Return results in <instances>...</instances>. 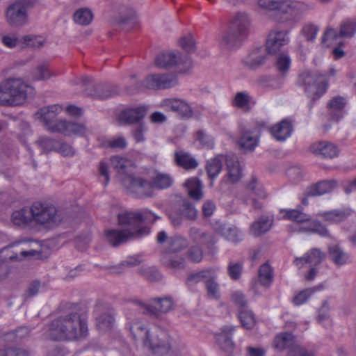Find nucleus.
Segmentation results:
<instances>
[{
	"instance_id": "c85d7f7f",
	"label": "nucleus",
	"mask_w": 356,
	"mask_h": 356,
	"mask_svg": "<svg viewBox=\"0 0 356 356\" xmlns=\"http://www.w3.org/2000/svg\"><path fill=\"white\" fill-rule=\"evenodd\" d=\"M345 100L341 97H334L327 104L330 118L332 120L339 121L343 118Z\"/></svg>"
},
{
	"instance_id": "2f4dec72",
	"label": "nucleus",
	"mask_w": 356,
	"mask_h": 356,
	"mask_svg": "<svg viewBox=\"0 0 356 356\" xmlns=\"http://www.w3.org/2000/svg\"><path fill=\"white\" fill-rule=\"evenodd\" d=\"M328 254L330 259L337 266H342L350 261L349 255L338 245H330Z\"/></svg>"
},
{
	"instance_id": "5701e85b",
	"label": "nucleus",
	"mask_w": 356,
	"mask_h": 356,
	"mask_svg": "<svg viewBox=\"0 0 356 356\" xmlns=\"http://www.w3.org/2000/svg\"><path fill=\"white\" fill-rule=\"evenodd\" d=\"M174 162L177 166L186 170H194L199 164L195 157L184 150L175 152Z\"/></svg>"
},
{
	"instance_id": "72a5a7b5",
	"label": "nucleus",
	"mask_w": 356,
	"mask_h": 356,
	"mask_svg": "<svg viewBox=\"0 0 356 356\" xmlns=\"http://www.w3.org/2000/svg\"><path fill=\"white\" fill-rule=\"evenodd\" d=\"M284 6L287 8L286 12L293 15V19L296 22L300 20V15L308 9V6L305 3L296 1H284Z\"/></svg>"
},
{
	"instance_id": "58836bf2",
	"label": "nucleus",
	"mask_w": 356,
	"mask_h": 356,
	"mask_svg": "<svg viewBox=\"0 0 356 356\" xmlns=\"http://www.w3.org/2000/svg\"><path fill=\"white\" fill-rule=\"evenodd\" d=\"M172 177L167 173L156 172L155 176L152 178V188L155 187L157 189H166L170 188L173 184Z\"/></svg>"
},
{
	"instance_id": "7ed1b4c3",
	"label": "nucleus",
	"mask_w": 356,
	"mask_h": 356,
	"mask_svg": "<svg viewBox=\"0 0 356 356\" xmlns=\"http://www.w3.org/2000/svg\"><path fill=\"white\" fill-rule=\"evenodd\" d=\"M27 85L21 78L8 77L0 83V106H17L27 99Z\"/></svg>"
},
{
	"instance_id": "4c0bfd02",
	"label": "nucleus",
	"mask_w": 356,
	"mask_h": 356,
	"mask_svg": "<svg viewBox=\"0 0 356 356\" xmlns=\"http://www.w3.org/2000/svg\"><path fill=\"white\" fill-rule=\"evenodd\" d=\"M12 220L14 224L19 226L29 225L33 220L31 216V207L14 211L12 214Z\"/></svg>"
},
{
	"instance_id": "338daca9",
	"label": "nucleus",
	"mask_w": 356,
	"mask_h": 356,
	"mask_svg": "<svg viewBox=\"0 0 356 356\" xmlns=\"http://www.w3.org/2000/svg\"><path fill=\"white\" fill-rule=\"evenodd\" d=\"M356 32V24L352 22H344L341 25L339 37L350 38Z\"/></svg>"
},
{
	"instance_id": "79ce46f5",
	"label": "nucleus",
	"mask_w": 356,
	"mask_h": 356,
	"mask_svg": "<svg viewBox=\"0 0 356 356\" xmlns=\"http://www.w3.org/2000/svg\"><path fill=\"white\" fill-rule=\"evenodd\" d=\"M220 234L229 241L238 243L242 240V234L236 227L221 226L219 228Z\"/></svg>"
},
{
	"instance_id": "9b49d317",
	"label": "nucleus",
	"mask_w": 356,
	"mask_h": 356,
	"mask_svg": "<svg viewBox=\"0 0 356 356\" xmlns=\"http://www.w3.org/2000/svg\"><path fill=\"white\" fill-rule=\"evenodd\" d=\"M168 218L175 227H179L184 220L195 221L197 217V210L193 204L184 198L177 202L168 211Z\"/></svg>"
},
{
	"instance_id": "052dcab7",
	"label": "nucleus",
	"mask_w": 356,
	"mask_h": 356,
	"mask_svg": "<svg viewBox=\"0 0 356 356\" xmlns=\"http://www.w3.org/2000/svg\"><path fill=\"white\" fill-rule=\"evenodd\" d=\"M202 250L198 245H193L187 251V258L191 262L199 263L202 261Z\"/></svg>"
},
{
	"instance_id": "20e7f679",
	"label": "nucleus",
	"mask_w": 356,
	"mask_h": 356,
	"mask_svg": "<svg viewBox=\"0 0 356 356\" xmlns=\"http://www.w3.org/2000/svg\"><path fill=\"white\" fill-rule=\"evenodd\" d=\"M249 24V18L246 14L238 13L222 35L221 45L229 49L238 47L246 35Z\"/></svg>"
},
{
	"instance_id": "4be33fe9",
	"label": "nucleus",
	"mask_w": 356,
	"mask_h": 356,
	"mask_svg": "<svg viewBox=\"0 0 356 356\" xmlns=\"http://www.w3.org/2000/svg\"><path fill=\"white\" fill-rule=\"evenodd\" d=\"M310 149L313 153L320 154L325 159H333L337 157L339 154L337 146L327 141L314 143L311 145Z\"/></svg>"
},
{
	"instance_id": "e2e57ef3",
	"label": "nucleus",
	"mask_w": 356,
	"mask_h": 356,
	"mask_svg": "<svg viewBox=\"0 0 356 356\" xmlns=\"http://www.w3.org/2000/svg\"><path fill=\"white\" fill-rule=\"evenodd\" d=\"M24 44L32 48H40L43 46L44 40L40 36L36 35H25L22 38Z\"/></svg>"
},
{
	"instance_id": "f704fd0d",
	"label": "nucleus",
	"mask_w": 356,
	"mask_h": 356,
	"mask_svg": "<svg viewBox=\"0 0 356 356\" xmlns=\"http://www.w3.org/2000/svg\"><path fill=\"white\" fill-rule=\"evenodd\" d=\"M161 261L165 266L175 270L182 269L185 267L184 258L180 256L171 255L168 252L163 253Z\"/></svg>"
},
{
	"instance_id": "a19ab883",
	"label": "nucleus",
	"mask_w": 356,
	"mask_h": 356,
	"mask_svg": "<svg viewBox=\"0 0 356 356\" xmlns=\"http://www.w3.org/2000/svg\"><path fill=\"white\" fill-rule=\"evenodd\" d=\"M73 19L77 24L88 26L92 22L93 15L89 8H82L75 11L73 15Z\"/></svg>"
},
{
	"instance_id": "f8f14e48",
	"label": "nucleus",
	"mask_w": 356,
	"mask_h": 356,
	"mask_svg": "<svg viewBox=\"0 0 356 356\" xmlns=\"http://www.w3.org/2000/svg\"><path fill=\"white\" fill-rule=\"evenodd\" d=\"M122 229H108L105 231L108 242L113 247H118L125 243L129 240L138 238L149 234L147 228L135 230L133 226H124Z\"/></svg>"
},
{
	"instance_id": "0e129e2a",
	"label": "nucleus",
	"mask_w": 356,
	"mask_h": 356,
	"mask_svg": "<svg viewBox=\"0 0 356 356\" xmlns=\"http://www.w3.org/2000/svg\"><path fill=\"white\" fill-rule=\"evenodd\" d=\"M18 257L13 251V246H7L0 250V262L7 264L8 261H16Z\"/></svg>"
},
{
	"instance_id": "5fc2aeb1",
	"label": "nucleus",
	"mask_w": 356,
	"mask_h": 356,
	"mask_svg": "<svg viewBox=\"0 0 356 356\" xmlns=\"http://www.w3.org/2000/svg\"><path fill=\"white\" fill-rule=\"evenodd\" d=\"M259 6L266 10L274 11L281 9L284 5V0H259Z\"/></svg>"
},
{
	"instance_id": "c756f323",
	"label": "nucleus",
	"mask_w": 356,
	"mask_h": 356,
	"mask_svg": "<svg viewBox=\"0 0 356 356\" xmlns=\"http://www.w3.org/2000/svg\"><path fill=\"white\" fill-rule=\"evenodd\" d=\"M273 219L266 216H261L254 222L250 227V232L254 236H259L268 232L271 228Z\"/></svg>"
},
{
	"instance_id": "c9c22d12",
	"label": "nucleus",
	"mask_w": 356,
	"mask_h": 356,
	"mask_svg": "<svg viewBox=\"0 0 356 356\" xmlns=\"http://www.w3.org/2000/svg\"><path fill=\"white\" fill-rule=\"evenodd\" d=\"M294 335L288 332L277 334L274 339V346L280 351L291 348L294 343Z\"/></svg>"
},
{
	"instance_id": "f03ea898",
	"label": "nucleus",
	"mask_w": 356,
	"mask_h": 356,
	"mask_svg": "<svg viewBox=\"0 0 356 356\" xmlns=\"http://www.w3.org/2000/svg\"><path fill=\"white\" fill-rule=\"evenodd\" d=\"M57 111L56 105H51L40 108L35 115L44 123L47 130L50 132L60 133L65 136L76 135L80 136L86 134V127L83 124L57 120Z\"/></svg>"
},
{
	"instance_id": "13d9d810",
	"label": "nucleus",
	"mask_w": 356,
	"mask_h": 356,
	"mask_svg": "<svg viewBox=\"0 0 356 356\" xmlns=\"http://www.w3.org/2000/svg\"><path fill=\"white\" fill-rule=\"evenodd\" d=\"M257 85L263 88L276 89L280 87V83H277L274 78L268 76H259L256 81Z\"/></svg>"
},
{
	"instance_id": "aec40b11",
	"label": "nucleus",
	"mask_w": 356,
	"mask_h": 356,
	"mask_svg": "<svg viewBox=\"0 0 356 356\" xmlns=\"http://www.w3.org/2000/svg\"><path fill=\"white\" fill-rule=\"evenodd\" d=\"M147 109L146 106L125 109L121 113L120 119L127 124L140 122L146 115Z\"/></svg>"
},
{
	"instance_id": "dca6fc26",
	"label": "nucleus",
	"mask_w": 356,
	"mask_h": 356,
	"mask_svg": "<svg viewBox=\"0 0 356 356\" xmlns=\"http://www.w3.org/2000/svg\"><path fill=\"white\" fill-rule=\"evenodd\" d=\"M289 33L288 30H271L266 40L265 51L270 55H275L283 51L282 48L289 42Z\"/></svg>"
},
{
	"instance_id": "864d4df0",
	"label": "nucleus",
	"mask_w": 356,
	"mask_h": 356,
	"mask_svg": "<svg viewBox=\"0 0 356 356\" xmlns=\"http://www.w3.org/2000/svg\"><path fill=\"white\" fill-rule=\"evenodd\" d=\"M323 289L322 285L317 286L314 288H309L300 291L293 298V303L295 305H300L307 301V300L312 296V295L316 291H319Z\"/></svg>"
},
{
	"instance_id": "ea45409f",
	"label": "nucleus",
	"mask_w": 356,
	"mask_h": 356,
	"mask_svg": "<svg viewBox=\"0 0 356 356\" xmlns=\"http://www.w3.org/2000/svg\"><path fill=\"white\" fill-rule=\"evenodd\" d=\"M111 162L113 168L118 172V178L129 176L127 168L131 164V161L125 158L118 156H112Z\"/></svg>"
},
{
	"instance_id": "8fccbe9b",
	"label": "nucleus",
	"mask_w": 356,
	"mask_h": 356,
	"mask_svg": "<svg viewBox=\"0 0 356 356\" xmlns=\"http://www.w3.org/2000/svg\"><path fill=\"white\" fill-rule=\"evenodd\" d=\"M36 143L44 152H56L59 146V140L48 136L39 138Z\"/></svg>"
},
{
	"instance_id": "37998d69",
	"label": "nucleus",
	"mask_w": 356,
	"mask_h": 356,
	"mask_svg": "<svg viewBox=\"0 0 356 356\" xmlns=\"http://www.w3.org/2000/svg\"><path fill=\"white\" fill-rule=\"evenodd\" d=\"M259 280L264 286H270L273 280V269L268 263L262 264L259 269Z\"/></svg>"
},
{
	"instance_id": "6ab92c4d",
	"label": "nucleus",
	"mask_w": 356,
	"mask_h": 356,
	"mask_svg": "<svg viewBox=\"0 0 356 356\" xmlns=\"http://www.w3.org/2000/svg\"><path fill=\"white\" fill-rule=\"evenodd\" d=\"M259 137V131L256 128L242 131L238 142V145L245 152H252L258 145Z\"/></svg>"
},
{
	"instance_id": "774afa93",
	"label": "nucleus",
	"mask_w": 356,
	"mask_h": 356,
	"mask_svg": "<svg viewBox=\"0 0 356 356\" xmlns=\"http://www.w3.org/2000/svg\"><path fill=\"white\" fill-rule=\"evenodd\" d=\"M0 356H30L29 353L21 348H9L0 350Z\"/></svg>"
},
{
	"instance_id": "ddd939ff",
	"label": "nucleus",
	"mask_w": 356,
	"mask_h": 356,
	"mask_svg": "<svg viewBox=\"0 0 356 356\" xmlns=\"http://www.w3.org/2000/svg\"><path fill=\"white\" fill-rule=\"evenodd\" d=\"M122 186L127 192L136 197L145 198L152 195V184L150 181L133 175L120 178Z\"/></svg>"
},
{
	"instance_id": "e433bc0d",
	"label": "nucleus",
	"mask_w": 356,
	"mask_h": 356,
	"mask_svg": "<svg viewBox=\"0 0 356 356\" xmlns=\"http://www.w3.org/2000/svg\"><path fill=\"white\" fill-rule=\"evenodd\" d=\"M224 162V156L218 155L207 163V171L210 179H214L220 172Z\"/></svg>"
},
{
	"instance_id": "a18cd8bd",
	"label": "nucleus",
	"mask_w": 356,
	"mask_h": 356,
	"mask_svg": "<svg viewBox=\"0 0 356 356\" xmlns=\"http://www.w3.org/2000/svg\"><path fill=\"white\" fill-rule=\"evenodd\" d=\"M238 318L241 325L247 330L252 329L256 325V320L252 311L246 309H239Z\"/></svg>"
},
{
	"instance_id": "680f3d73",
	"label": "nucleus",
	"mask_w": 356,
	"mask_h": 356,
	"mask_svg": "<svg viewBox=\"0 0 356 356\" xmlns=\"http://www.w3.org/2000/svg\"><path fill=\"white\" fill-rule=\"evenodd\" d=\"M247 188L260 198H265L266 197L263 187L258 184L257 179L254 176L252 177L251 181L248 184Z\"/></svg>"
},
{
	"instance_id": "a878e982",
	"label": "nucleus",
	"mask_w": 356,
	"mask_h": 356,
	"mask_svg": "<svg viewBox=\"0 0 356 356\" xmlns=\"http://www.w3.org/2000/svg\"><path fill=\"white\" fill-rule=\"evenodd\" d=\"M189 236L194 242L204 244L210 250L212 249L213 246L216 243L213 235L195 227H193L190 229Z\"/></svg>"
},
{
	"instance_id": "b1692460",
	"label": "nucleus",
	"mask_w": 356,
	"mask_h": 356,
	"mask_svg": "<svg viewBox=\"0 0 356 356\" xmlns=\"http://www.w3.org/2000/svg\"><path fill=\"white\" fill-rule=\"evenodd\" d=\"M266 59V51L262 47H258L250 52L243 63L249 69L256 70L263 65Z\"/></svg>"
},
{
	"instance_id": "69168bd1",
	"label": "nucleus",
	"mask_w": 356,
	"mask_h": 356,
	"mask_svg": "<svg viewBox=\"0 0 356 356\" xmlns=\"http://www.w3.org/2000/svg\"><path fill=\"white\" fill-rule=\"evenodd\" d=\"M286 217L298 222H303L310 220V216L297 210H289L286 213Z\"/></svg>"
},
{
	"instance_id": "4468645a",
	"label": "nucleus",
	"mask_w": 356,
	"mask_h": 356,
	"mask_svg": "<svg viewBox=\"0 0 356 356\" xmlns=\"http://www.w3.org/2000/svg\"><path fill=\"white\" fill-rule=\"evenodd\" d=\"M118 223L121 226H133L135 230L141 228H147L142 226L143 222L153 223L158 218L155 213L148 210H144L142 212L124 211L118 215Z\"/></svg>"
},
{
	"instance_id": "a211bd4d",
	"label": "nucleus",
	"mask_w": 356,
	"mask_h": 356,
	"mask_svg": "<svg viewBox=\"0 0 356 356\" xmlns=\"http://www.w3.org/2000/svg\"><path fill=\"white\" fill-rule=\"evenodd\" d=\"M160 106L165 111L175 113L178 117L184 120H188L193 116L191 106L181 99H164L161 102Z\"/></svg>"
},
{
	"instance_id": "f3484780",
	"label": "nucleus",
	"mask_w": 356,
	"mask_h": 356,
	"mask_svg": "<svg viewBox=\"0 0 356 356\" xmlns=\"http://www.w3.org/2000/svg\"><path fill=\"white\" fill-rule=\"evenodd\" d=\"M97 327L102 330H111L115 323V311L102 300H97L94 306Z\"/></svg>"
},
{
	"instance_id": "1a4fd4ad",
	"label": "nucleus",
	"mask_w": 356,
	"mask_h": 356,
	"mask_svg": "<svg viewBox=\"0 0 356 356\" xmlns=\"http://www.w3.org/2000/svg\"><path fill=\"white\" fill-rule=\"evenodd\" d=\"M155 65L163 70H170L177 67L179 73H184L192 66V61L189 56H181L180 53L174 51H163L159 54L154 59Z\"/></svg>"
},
{
	"instance_id": "4d7b16f0",
	"label": "nucleus",
	"mask_w": 356,
	"mask_h": 356,
	"mask_svg": "<svg viewBox=\"0 0 356 356\" xmlns=\"http://www.w3.org/2000/svg\"><path fill=\"white\" fill-rule=\"evenodd\" d=\"M349 213L339 210H334L323 213L324 218L326 221L334 222H339L347 218Z\"/></svg>"
},
{
	"instance_id": "6e6d98bb",
	"label": "nucleus",
	"mask_w": 356,
	"mask_h": 356,
	"mask_svg": "<svg viewBox=\"0 0 356 356\" xmlns=\"http://www.w3.org/2000/svg\"><path fill=\"white\" fill-rule=\"evenodd\" d=\"M54 75L45 63L38 66L33 71V79L38 81L47 79Z\"/></svg>"
},
{
	"instance_id": "9d476101",
	"label": "nucleus",
	"mask_w": 356,
	"mask_h": 356,
	"mask_svg": "<svg viewBox=\"0 0 356 356\" xmlns=\"http://www.w3.org/2000/svg\"><path fill=\"white\" fill-rule=\"evenodd\" d=\"M144 343L152 351L154 356H174L170 337L165 331L161 330L154 334L145 332Z\"/></svg>"
},
{
	"instance_id": "cd10ccee",
	"label": "nucleus",
	"mask_w": 356,
	"mask_h": 356,
	"mask_svg": "<svg viewBox=\"0 0 356 356\" xmlns=\"http://www.w3.org/2000/svg\"><path fill=\"white\" fill-rule=\"evenodd\" d=\"M188 196L195 201H200L204 197L203 184L197 177L188 179L184 184Z\"/></svg>"
},
{
	"instance_id": "423d86ee",
	"label": "nucleus",
	"mask_w": 356,
	"mask_h": 356,
	"mask_svg": "<svg viewBox=\"0 0 356 356\" xmlns=\"http://www.w3.org/2000/svg\"><path fill=\"white\" fill-rule=\"evenodd\" d=\"M38 0H15L6 9L5 17L13 27H22L28 22V12L34 8Z\"/></svg>"
},
{
	"instance_id": "7c9ffc66",
	"label": "nucleus",
	"mask_w": 356,
	"mask_h": 356,
	"mask_svg": "<svg viewBox=\"0 0 356 356\" xmlns=\"http://www.w3.org/2000/svg\"><path fill=\"white\" fill-rule=\"evenodd\" d=\"M326 254L318 248H312L308 251L304 257H296L294 259V264L298 265V261H305V263H309L314 266L319 265L325 259Z\"/></svg>"
},
{
	"instance_id": "09e8293b",
	"label": "nucleus",
	"mask_w": 356,
	"mask_h": 356,
	"mask_svg": "<svg viewBox=\"0 0 356 356\" xmlns=\"http://www.w3.org/2000/svg\"><path fill=\"white\" fill-rule=\"evenodd\" d=\"M187 240L180 236H175L169 239L168 250L165 252H177L188 246Z\"/></svg>"
},
{
	"instance_id": "473e14b6",
	"label": "nucleus",
	"mask_w": 356,
	"mask_h": 356,
	"mask_svg": "<svg viewBox=\"0 0 356 356\" xmlns=\"http://www.w3.org/2000/svg\"><path fill=\"white\" fill-rule=\"evenodd\" d=\"M214 270L213 268H206L199 272H192L188 273L186 280V284L188 287H192L200 282H206L211 277V275Z\"/></svg>"
},
{
	"instance_id": "3c124183",
	"label": "nucleus",
	"mask_w": 356,
	"mask_h": 356,
	"mask_svg": "<svg viewBox=\"0 0 356 356\" xmlns=\"http://www.w3.org/2000/svg\"><path fill=\"white\" fill-rule=\"evenodd\" d=\"M118 22L126 31L130 30L137 23L136 12L133 9H128L127 15H120Z\"/></svg>"
},
{
	"instance_id": "603ef678",
	"label": "nucleus",
	"mask_w": 356,
	"mask_h": 356,
	"mask_svg": "<svg viewBox=\"0 0 356 356\" xmlns=\"http://www.w3.org/2000/svg\"><path fill=\"white\" fill-rule=\"evenodd\" d=\"M216 341L221 350L227 354L233 353L235 344L232 341L230 337L226 336L225 334H217Z\"/></svg>"
},
{
	"instance_id": "6e6552de",
	"label": "nucleus",
	"mask_w": 356,
	"mask_h": 356,
	"mask_svg": "<svg viewBox=\"0 0 356 356\" xmlns=\"http://www.w3.org/2000/svg\"><path fill=\"white\" fill-rule=\"evenodd\" d=\"M31 216L37 223L49 226L58 225L64 219L63 213L54 206L40 202H34L31 206Z\"/></svg>"
},
{
	"instance_id": "bb28decb",
	"label": "nucleus",
	"mask_w": 356,
	"mask_h": 356,
	"mask_svg": "<svg viewBox=\"0 0 356 356\" xmlns=\"http://www.w3.org/2000/svg\"><path fill=\"white\" fill-rule=\"evenodd\" d=\"M293 131V124L289 120L284 119L270 128L272 136L280 141L289 138Z\"/></svg>"
},
{
	"instance_id": "c03bdc74",
	"label": "nucleus",
	"mask_w": 356,
	"mask_h": 356,
	"mask_svg": "<svg viewBox=\"0 0 356 356\" xmlns=\"http://www.w3.org/2000/svg\"><path fill=\"white\" fill-rule=\"evenodd\" d=\"M276 55V69L280 73L284 75L289 71L291 66L290 56L286 51H282Z\"/></svg>"
},
{
	"instance_id": "f257e3e1",
	"label": "nucleus",
	"mask_w": 356,
	"mask_h": 356,
	"mask_svg": "<svg viewBox=\"0 0 356 356\" xmlns=\"http://www.w3.org/2000/svg\"><path fill=\"white\" fill-rule=\"evenodd\" d=\"M88 334V323L79 307L67 302L60 306L59 314L49 323L46 337L55 341H77L84 340Z\"/></svg>"
},
{
	"instance_id": "412c9836",
	"label": "nucleus",
	"mask_w": 356,
	"mask_h": 356,
	"mask_svg": "<svg viewBox=\"0 0 356 356\" xmlns=\"http://www.w3.org/2000/svg\"><path fill=\"white\" fill-rule=\"evenodd\" d=\"M337 185L335 180H323L307 187L304 195L307 197H315L322 195L332 191Z\"/></svg>"
},
{
	"instance_id": "bf43d9fd",
	"label": "nucleus",
	"mask_w": 356,
	"mask_h": 356,
	"mask_svg": "<svg viewBox=\"0 0 356 356\" xmlns=\"http://www.w3.org/2000/svg\"><path fill=\"white\" fill-rule=\"evenodd\" d=\"M179 44L188 53H193L196 49L195 40L191 35L180 38Z\"/></svg>"
},
{
	"instance_id": "49530a36",
	"label": "nucleus",
	"mask_w": 356,
	"mask_h": 356,
	"mask_svg": "<svg viewBox=\"0 0 356 356\" xmlns=\"http://www.w3.org/2000/svg\"><path fill=\"white\" fill-rule=\"evenodd\" d=\"M251 99L252 97L247 92H238L235 95L232 104L236 108L248 111L250 108V102Z\"/></svg>"
},
{
	"instance_id": "0eeeda50",
	"label": "nucleus",
	"mask_w": 356,
	"mask_h": 356,
	"mask_svg": "<svg viewBox=\"0 0 356 356\" xmlns=\"http://www.w3.org/2000/svg\"><path fill=\"white\" fill-rule=\"evenodd\" d=\"M178 84L175 74L172 73L152 74L146 76L142 81H137L134 86L129 89V93L140 92L144 89L165 90L175 87Z\"/></svg>"
},
{
	"instance_id": "2eb2a0df",
	"label": "nucleus",
	"mask_w": 356,
	"mask_h": 356,
	"mask_svg": "<svg viewBox=\"0 0 356 356\" xmlns=\"http://www.w3.org/2000/svg\"><path fill=\"white\" fill-rule=\"evenodd\" d=\"M152 301L159 307L145 304L140 300H134L132 302L140 307L143 314H147L154 318H158L160 313H167L173 309L174 302L170 296L156 298Z\"/></svg>"
},
{
	"instance_id": "de8ad7c7",
	"label": "nucleus",
	"mask_w": 356,
	"mask_h": 356,
	"mask_svg": "<svg viewBox=\"0 0 356 356\" xmlns=\"http://www.w3.org/2000/svg\"><path fill=\"white\" fill-rule=\"evenodd\" d=\"M207 296L216 300L220 298L219 284L216 281V271H213L211 277L205 283Z\"/></svg>"
},
{
	"instance_id": "393cba45",
	"label": "nucleus",
	"mask_w": 356,
	"mask_h": 356,
	"mask_svg": "<svg viewBox=\"0 0 356 356\" xmlns=\"http://www.w3.org/2000/svg\"><path fill=\"white\" fill-rule=\"evenodd\" d=\"M87 95L97 99H106L118 93L117 87L107 83H97L92 90L86 89Z\"/></svg>"
},
{
	"instance_id": "39448f33",
	"label": "nucleus",
	"mask_w": 356,
	"mask_h": 356,
	"mask_svg": "<svg viewBox=\"0 0 356 356\" xmlns=\"http://www.w3.org/2000/svg\"><path fill=\"white\" fill-rule=\"evenodd\" d=\"M298 83L304 87L305 91L311 98V102L309 104L311 110L314 102L326 91L325 78L317 72H305L299 75Z\"/></svg>"
}]
</instances>
